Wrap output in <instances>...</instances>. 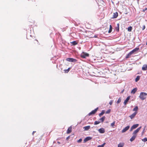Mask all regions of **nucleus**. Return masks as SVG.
I'll return each mask as SVG.
<instances>
[{"label": "nucleus", "mask_w": 147, "mask_h": 147, "mask_svg": "<svg viewBox=\"0 0 147 147\" xmlns=\"http://www.w3.org/2000/svg\"><path fill=\"white\" fill-rule=\"evenodd\" d=\"M147 95V94L144 92H141L139 96L140 98L142 100H143L145 99Z\"/></svg>", "instance_id": "1"}, {"label": "nucleus", "mask_w": 147, "mask_h": 147, "mask_svg": "<svg viewBox=\"0 0 147 147\" xmlns=\"http://www.w3.org/2000/svg\"><path fill=\"white\" fill-rule=\"evenodd\" d=\"M66 60L67 61L71 62H75L77 61L76 59L71 58H67Z\"/></svg>", "instance_id": "2"}, {"label": "nucleus", "mask_w": 147, "mask_h": 147, "mask_svg": "<svg viewBox=\"0 0 147 147\" xmlns=\"http://www.w3.org/2000/svg\"><path fill=\"white\" fill-rule=\"evenodd\" d=\"M89 56L88 54L85 52H83L81 54V57L83 58H85L88 57Z\"/></svg>", "instance_id": "3"}, {"label": "nucleus", "mask_w": 147, "mask_h": 147, "mask_svg": "<svg viewBox=\"0 0 147 147\" xmlns=\"http://www.w3.org/2000/svg\"><path fill=\"white\" fill-rule=\"evenodd\" d=\"M98 109V108L97 107L96 109H95L94 110L92 111L91 112L89 113L88 115L89 116L91 115H94L95 114L96 112L97 111V110Z\"/></svg>", "instance_id": "4"}, {"label": "nucleus", "mask_w": 147, "mask_h": 147, "mask_svg": "<svg viewBox=\"0 0 147 147\" xmlns=\"http://www.w3.org/2000/svg\"><path fill=\"white\" fill-rule=\"evenodd\" d=\"M92 139V137L90 136L87 137L84 140V143H85L87 141L91 140Z\"/></svg>", "instance_id": "5"}, {"label": "nucleus", "mask_w": 147, "mask_h": 147, "mask_svg": "<svg viewBox=\"0 0 147 147\" xmlns=\"http://www.w3.org/2000/svg\"><path fill=\"white\" fill-rule=\"evenodd\" d=\"M141 126H140V127L138 128L135 130L133 132V134L134 135H136V134L139 132V131L141 128Z\"/></svg>", "instance_id": "6"}, {"label": "nucleus", "mask_w": 147, "mask_h": 147, "mask_svg": "<svg viewBox=\"0 0 147 147\" xmlns=\"http://www.w3.org/2000/svg\"><path fill=\"white\" fill-rule=\"evenodd\" d=\"M130 126L129 125H128L124 128L122 131L121 132L123 133L125 132L129 128Z\"/></svg>", "instance_id": "7"}, {"label": "nucleus", "mask_w": 147, "mask_h": 147, "mask_svg": "<svg viewBox=\"0 0 147 147\" xmlns=\"http://www.w3.org/2000/svg\"><path fill=\"white\" fill-rule=\"evenodd\" d=\"M139 49V48L138 47H136L134 49H133L132 51H130V52L132 54H133L134 53L138 51Z\"/></svg>", "instance_id": "8"}, {"label": "nucleus", "mask_w": 147, "mask_h": 147, "mask_svg": "<svg viewBox=\"0 0 147 147\" xmlns=\"http://www.w3.org/2000/svg\"><path fill=\"white\" fill-rule=\"evenodd\" d=\"M98 131L100 133L103 134L105 132V129L103 128H101L98 130Z\"/></svg>", "instance_id": "9"}, {"label": "nucleus", "mask_w": 147, "mask_h": 147, "mask_svg": "<svg viewBox=\"0 0 147 147\" xmlns=\"http://www.w3.org/2000/svg\"><path fill=\"white\" fill-rule=\"evenodd\" d=\"M118 16V13L117 12H115L114 13L113 17L112 18H117Z\"/></svg>", "instance_id": "10"}, {"label": "nucleus", "mask_w": 147, "mask_h": 147, "mask_svg": "<svg viewBox=\"0 0 147 147\" xmlns=\"http://www.w3.org/2000/svg\"><path fill=\"white\" fill-rule=\"evenodd\" d=\"M137 112H135L134 113L132 114H131V115H130L129 116V117H130L131 119H132L133 118L136 116V114H137Z\"/></svg>", "instance_id": "11"}, {"label": "nucleus", "mask_w": 147, "mask_h": 147, "mask_svg": "<svg viewBox=\"0 0 147 147\" xmlns=\"http://www.w3.org/2000/svg\"><path fill=\"white\" fill-rule=\"evenodd\" d=\"M142 70L145 71L147 70V65L146 64L144 65L142 68Z\"/></svg>", "instance_id": "12"}, {"label": "nucleus", "mask_w": 147, "mask_h": 147, "mask_svg": "<svg viewBox=\"0 0 147 147\" xmlns=\"http://www.w3.org/2000/svg\"><path fill=\"white\" fill-rule=\"evenodd\" d=\"M136 137V135H133L132 136L131 138L130 139V141L132 142L133 141L135 140Z\"/></svg>", "instance_id": "13"}, {"label": "nucleus", "mask_w": 147, "mask_h": 147, "mask_svg": "<svg viewBox=\"0 0 147 147\" xmlns=\"http://www.w3.org/2000/svg\"><path fill=\"white\" fill-rule=\"evenodd\" d=\"M72 127L70 126L67 129V133L68 134L70 133L71 131Z\"/></svg>", "instance_id": "14"}, {"label": "nucleus", "mask_w": 147, "mask_h": 147, "mask_svg": "<svg viewBox=\"0 0 147 147\" xmlns=\"http://www.w3.org/2000/svg\"><path fill=\"white\" fill-rule=\"evenodd\" d=\"M90 128V125L86 126L84 127V130L85 131H87Z\"/></svg>", "instance_id": "15"}, {"label": "nucleus", "mask_w": 147, "mask_h": 147, "mask_svg": "<svg viewBox=\"0 0 147 147\" xmlns=\"http://www.w3.org/2000/svg\"><path fill=\"white\" fill-rule=\"evenodd\" d=\"M119 23L117 24V26L115 27V29L116 31L117 32H118L119 31Z\"/></svg>", "instance_id": "16"}, {"label": "nucleus", "mask_w": 147, "mask_h": 147, "mask_svg": "<svg viewBox=\"0 0 147 147\" xmlns=\"http://www.w3.org/2000/svg\"><path fill=\"white\" fill-rule=\"evenodd\" d=\"M137 90V88H135L134 89H133L131 91V93H133V94H134L135 93V92H136Z\"/></svg>", "instance_id": "17"}, {"label": "nucleus", "mask_w": 147, "mask_h": 147, "mask_svg": "<svg viewBox=\"0 0 147 147\" xmlns=\"http://www.w3.org/2000/svg\"><path fill=\"white\" fill-rule=\"evenodd\" d=\"M132 54L130 52L125 57L126 59H128L129 58V57L131 56V55Z\"/></svg>", "instance_id": "18"}, {"label": "nucleus", "mask_w": 147, "mask_h": 147, "mask_svg": "<svg viewBox=\"0 0 147 147\" xmlns=\"http://www.w3.org/2000/svg\"><path fill=\"white\" fill-rule=\"evenodd\" d=\"M124 146V144L122 143H120L118 145L117 147H123Z\"/></svg>", "instance_id": "19"}, {"label": "nucleus", "mask_w": 147, "mask_h": 147, "mask_svg": "<svg viewBox=\"0 0 147 147\" xmlns=\"http://www.w3.org/2000/svg\"><path fill=\"white\" fill-rule=\"evenodd\" d=\"M139 126V124H136L132 126V127L134 129H135L137 128Z\"/></svg>", "instance_id": "20"}, {"label": "nucleus", "mask_w": 147, "mask_h": 147, "mask_svg": "<svg viewBox=\"0 0 147 147\" xmlns=\"http://www.w3.org/2000/svg\"><path fill=\"white\" fill-rule=\"evenodd\" d=\"M105 118V116H103L102 118H100L99 119V120L101 121L102 122H103Z\"/></svg>", "instance_id": "21"}, {"label": "nucleus", "mask_w": 147, "mask_h": 147, "mask_svg": "<svg viewBox=\"0 0 147 147\" xmlns=\"http://www.w3.org/2000/svg\"><path fill=\"white\" fill-rule=\"evenodd\" d=\"M105 111L104 110H102L101 113H100L99 115V117H100L103 114L105 113Z\"/></svg>", "instance_id": "22"}, {"label": "nucleus", "mask_w": 147, "mask_h": 147, "mask_svg": "<svg viewBox=\"0 0 147 147\" xmlns=\"http://www.w3.org/2000/svg\"><path fill=\"white\" fill-rule=\"evenodd\" d=\"M109 27V29L108 31L109 33H110L111 32L112 29V27L111 25H110Z\"/></svg>", "instance_id": "23"}, {"label": "nucleus", "mask_w": 147, "mask_h": 147, "mask_svg": "<svg viewBox=\"0 0 147 147\" xmlns=\"http://www.w3.org/2000/svg\"><path fill=\"white\" fill-rule=\"evenodd\" d=\"M140 76H137L136 78L135 79V81L136 82H137L140 79Z\"/></svg>", "instance_id": "24"}, {"label": "nucleus", "mask_w": 147, "mask_h": 147, "mask_svg": "<svg viewBox=\"0 0 147 147\" xmlns=\"http://www.w3.org/2000/svg\"><path fill=\"white\" fill-rule=\"evenodd\" d=\"M130 97V96H128L127 98L125 100V101L127 102L129 100Z\"/></svg>", "instance_id": "25"}, {"label": "nucleus", "mask_w": 147, "mask_h": 147, "mask_svg": "<svg viewBox=\"0 0 147 147\" xmlns=\"http://www.w3.org/2000/svg\"><path fill=\"white\" fill-rule=\"evenodd\" d=\"M132 27L131 26L128 27L127 28L128 31L129 32H131L132 30Z\"/></svg>", "instance_id": "26"}, {"label": "nucleus", "mask_w": 147, "mask_h": 147, "mask_svg": "<svg viewBox=\"0 0 147 147\" xmlns=\"http://www.w3.org/2000/svg\"><path fill=\"white\" fill-rule=\"evenodd\" d=\"M71 43L73 45H77L78 44L77 42L76 41H74L72 42H71Z\"/></svg>", "instance_id": "27"}, {"label": "nucleus", "mask_w": 147, "mask_h": 147, "mask_svg": "<svg viewBox=\"0 0 147 147\" xmlns=\"http://www.w3.org/2000/svg\"><path fill=\"white\" fill-rule=\"evenodd\" d=\"M138 109V107L137 106L135 107L133 109V111H137Z\"/></svg>", "instance_id": "28"}, {"label": "nucleus", "mask_w": 147, "mask_h": 147, "mask_svg": "<svg viewBox=\"0 0 147 147\" xmlns=\"http://www.w3.org/2000/svg\"><path fill=\"white\" fill-rule=\"evenodd\" d=\"M100 123V121H96L94 122V125H96L97 124H99Z\"/></svg>", "instance_id": "29"}, {"label": "nucleus", "mask_w": 147, "mask_h": 147, "mask_svg": "<svg viewBox=\"0 0 147 147\" xmlns=\"http://www.w3.org/2000/svg\"><path fill=\"white\" fill-rule=\"evenodd\" d=\"M115 121H113L112 123H111V126L112 127H114V125L115 124Z\"/></svg>", "instance_id": "30"}, {"label": "nucleus", "mask_w": 147, "mask_h": 147, "mask_svg": "<svg viewBox=\"0 0 147 147\" xmlns=\"http://www.w3.org/2000/svg\"><path fill=\"white\" fill-rule=\"evenodd\" d=\"M105 144V143H104L103 144L101 145H99L97 147H104V145Z\"/></svg>", "instance_id": "31"}, {"label": "nucleus", "mask_w": 147, "mask_h": 147, "mask_svg": "<svg viewBox=\"0 0 147 147\" xmlns=\"http://www.w3.org/2000/svg\"><path fill=\"white\" fill-rule=\"evenodd\" d=\"M70 69V68H69L67 69H65L64 70V71H65V73H67L69 71Z\"/></svg>", "instance_id": "32"}, {"label": "nucleus", "mask_w": 147, "mask_h": 147, "mask_svg": "<svg viewBox=\"0 0 147 147\" xmlns=\"http://www.w3.org/2000/svg\"><path fill=\"white\" fill-rule=\"evenodd\" d=\"M142 141L144 142L147 141V138H144L142 139Z\"/></svg>", "instance_id": "33"}, {"label": "nucleus", "mask_w": 147, "mask_h": 147, "mask_svg": "<svg viewBox=\"0 0 147 147\" xmlns=\"http://www.w3.org/2000/svg\"><path fill=\"white\" fill-rule=\"evenodd\" d=\"M121 100L120 98H119L118 99V100H117V104L121 102Z\"/></svg>", "instance_id": "34"}, {"label": "nucleus", "mask_w": 147, "mask_h": 147, "mask_svg": "<svg viewBox=\"0 0 147 147\" xmlns=\"http://www.w3.org/2000/svg\"><path fill=\"white\" fill-rule=\"evenodd\" d=\"M111 110L110 109H108L107 111L106 112V114H109L111 112Z\"/></svg>", "instance_id": "35"}, {"label": "nucleus", "mask_w": 147, "mask_h": 147, "mask_svg": "<svg viewBox=\"0 0 147 147\" xmlns=\"http://www.w3.org/2000/svg\"><path fill=\"white\" fill-rule=\"evenodd\" d=\"M82 141V138H80L77 141V142L78 143H80Z\"/></svg>", "instance_id": "36"}, {"label": "nucleus", "mask_w": 147, "mask_h": 147, "mask_svg": "<svg viewBox=\"0 0 147 147\" xmlns=\"http://www.w3.org/2000/svg\"><path fill=\"white\" fill-rule=\"evenodd\" d=\"M113 100H111L109 102V105H111L113 103Z\"/></svg>", "instance_id": "37"}, {"label": "nucleus", "mask_w": 147, "mask_h": 147, "mask_svg": "<svg viewBox=\"0 0 147 147\" xmlns=\"http://www.w3.org/2000/svg\"><path fill=\"white\" fill-rule=\"evenodd\" d=\"M145 28V26L144 25L143 26V28H142V30H144V29Z\"/></svg>", "instance_id": "38"}, {"label": "nucleus", "mask_w": 147, "mask_h": 147, "mask_svg": "<svg viewBox=\"0 0 147 147\" xmlns=\"http://www.w3.org/2000/svg\"><path fill=\"white\" fill-rule=\"evenodd\" d=\"M133 129H134L132 127H131L129 130V131H132V130H133Z\"/></svg>", "instance_id": "39"}, {"label": "nucleus", "mask_w": 147, "mask_h": 147, "mask_svg": "<svg viewBox=\"0 0 147 147\" xmlns=\"http://www.w3.org/2000/svg\"><path fill=\"white\" fill-rule=\"evenodd\" d=\"M147 9V8H145V9H143V12H144Z\"/></svg>", "instance_id": "40"}, {"label": "nucleus", "mask_w": 147, "mask_h": 147, "mask_svg": "<svg viewBox=\"0 0 147 147\" xmlns=\"http://www.w3.org/2000/svg\"><path fill=\"white\" fill-rule=\"evenodd\" d=\"M70 138V136H68L66 138V140H68L69 138Z\"/></svg>", "instance_id": "41"}, {"label": "nucleus", "mask_w": 147, "mask_h": 147, "mask_svg": "<svg viewBox=\"0 0 147 147\" xmlns=\"http://www.w3.org/2000/svg\"><path fill=\"white\" fill-rule=\"evenodd\" d=\"M127 102H126L125 101H124V104L125 105H126Z\"/></svg>", "instance_id": "42"}, {"label": "nucleus", "mask_w": 147, "mask_h": 147, "mask_svg": "<svg viewBox=\"0 0 147 147\" xmlns=\"http://www.w3.org/2000/svg\"><path fill=\"white\" fill-rule=\"evenodd\" d=\"M145 127L146 126H145L144 130H143L142 132V133H143L144 132V130H145Z\"/></svg>", "instance_id": "43"}, {"label": "nucleus", "mask_w": 147, "mask_h": 147, "mask_svg": "<svg viewBox=\"0 0 147 147\" xmlns=\"http://www.w3.org/2000/svg\"><path fill=\"white\" fill-rule=\"evenodd\" d=\"M35 132H36V131H33L32 133V135H34V133H35Z\"/></svg>", "instance_id": "44"}, {"label": "nucleus", "mask_w": 147, "mask_h": 147, "mask_svg": "<svg viewBox=\"0 0 147 147\" xmlns=\"http://www.w3.org/2000/svg\"><path fill=\"white\" fill-rule=\"evenodd\" d=\"M94 38H97V36L96 35H95L94 36Z\"/></svg>", "instance_id": "45"}, {"label": "nucleus", "mask_w": 147, "mask_h": 147, "mask_svg": "<svg viewBox=\"0 0 147 147\" xmlns=\"http://www.w3.org/2000/svg\"><path fill=\"white\" fill-rule=\"evenodd\" d=\"M109 98H112V97L111 96H109Z\"/></svg>", "instance_id": "46"}, {"label": "nucleus", "mask_w": 147, "mask_h": 147, "mask_svg": "<svg viewBox=\"0 0 147 147\" xmlns=\"http://www.w3.org/2000/svg\"><path fill=\"white\" fill-rule=\"evenodd\" d=\"M124 90H122L121 91V92L122 93H123V92Z\"/></svg>", "instance_id": "47"}, {"label": "nucleus", "mask_w": 147, "mask_h": 147, "mask_svg": "<svg viewBox=\"0 0 147 147\" xmlns=\"http://www.w3.org/2000/svg\"><path fill=\"white\" fill-rule=\"evenodd\" d=\"M57 143H59V144H60V143L59 142H57Z\"/></svg>", "instance_id": "48"}, {"label": "nucleus", "mask_w": 147, "mask_h": 147, "mask_svg": "<svg viewBox=\"0 0 147 147\" xmlns=\"http://www.w3.org/2000/svg\"><path fill=\"white\" fill-rule=\"evenodd\" d=\"M146 45H147V42H146Z\"/></svg>", "instance_id": "49"}, {"label": "nucleus", "mask_w": 147, "mask_h": 147, "mask_svg": "<svg viewBox=\"0 0 147 147\" xmlns=\"http://www.w3.org/2000/svg\"><path fill=\"white\" fill-rule=\"evenodd\" d=\"M106 123H108V122H107H107H106Z\"/></svg>", "instance_id": "50"}]
</instances>
